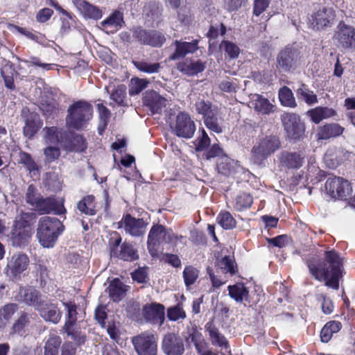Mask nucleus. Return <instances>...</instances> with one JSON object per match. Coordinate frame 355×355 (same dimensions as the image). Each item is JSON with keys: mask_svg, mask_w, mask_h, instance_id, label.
<instances>
[{"mask_svg": "<svg viewBox=\"0 0 355 355\" xmlns=\"http://www.w3.org/2000/svg\"><path fill=\"white\" fill-rule=\"evenodd\" d=\"M324 261L318 263L315 259L307 261L311 275L319 281H325V285L333 289L339 288V279L343 276L342 260L334 250L326 251Z\"/></svg>", "mask_w": 355, "mask_h": 355, "instance_id": "f257e3e1", "label": "nucleus"}, {"mask_svg": "<svg viewBox=\"0 0 355 355\" xmlns=\"http://www.w3.org/2000/svg\"><path fill=\"white\" fill-rule=\"evenodd\" d=\"M64 227L56 217L42 216L37 223L36 237L44 248H53L61 234Z\"/></svg>", "mask_w": 355, "mask_h": 355, "instance_id": "f03ea898", "label": "nucleus"}, {"mask_svg": "<svg viewBox=\"0 0 355 355\" xmlns=\"http://www.w3.org/2000/svg\"><path fill=\"white\" fill-rule=\"evenodd\" d=\"M92 106L85 101H77L67 109L66 124L69 128L82 130L92 117Z\"/></svg>", "mask_w": 355, "mask_h": 355, "instance_id": "7ed1b4c3", "label": "nucleus"}, {"mask_svg": "<svg viewBox=\"0 0 355 355\" xmlns=\"http://www.w3.org/2000/svg\"><path fill=\"white\" fill-rule=\"evenodd\" d=\"M178 236L175 235L171 229H167L162 225H154L148 236V249L152 257L158 256L161 245L164 243H174Z\"/></svg>", "mask_w": 355, "mask_h": 355, "instance_id": "20e7f679", "label": "nucleus"}, {"mask_svg": "<svg viewBox=\"0 0 355 355\" xmlns=\"http://www.w3.org/2000/svg\"><path fill=\"white\" fill-rule=\"evenodd\" d=\"M280 146L281 142L277 136L268 135L261 138L252 149L253 162L261 165Z\"/></svg>", "mask_w": 355, "mask_h": 355, "instance_id": "39448f33", "label": "nucleus"}, {"mask_svg": "<svg viewBox=\"0 0 355 355\" xmlns=\"http://www.w3.org/2000/svg\"><path fill=\"white\" fill-rule=\"evenodd\" d=\"M284 130L287 137L295 141L303 139L305 136V124L300 116L291 112H284L281 115Z\"/></svg>", "mask_w": 355, "mask_h": 355, "instance_id": "423d86ee", "label": "nucleus"}, {"mask_svg": "<svg viewBox=\"0 0 355 355\" xmlns=\"http://www.w3.org/2000/svg\"><path fill=\"white\" fill-rule=\"evenodd\" d=\"M300 51L298 48L287 46L277 56V68L284 72L295 70L300 64Z\"/></svg>", "mask_w": 355, "mask_h": 355, "instance_id": "0eeeda50", "label": "nucleus"}, {"mask_svg": "<svg viewBox=\"0 0 355 355\" xmlns=\"http://www.w3.org/2000/svg\"><path fill=\"white\" fill-rule=\"evenodd\" d=\"M337 46L345 51L355 49V28L344 21H340L333 37Z\"/></svg>", "mask_w": 355, "mask_h": 355, "instance_id": "6e6552de", "label": "nucleus"}, {"mask_svg": "<svg viewBox=\"0 0 355 355\" xmlns=\"http://www.w3.org/2000/svg\"><path fill=\"white\" fill-rule=\"evenodd\" d=\"M132 37L138 42L153 47H160L165 42L164 35L155 30H147L141 26L133 27L131 30Z\"/></svg>", "mask_w": 355, "mask_h": 355, "instance_id": "1a4fd4ad", "label": "nucleus"}, {"mask_svg": "<svg viewBox=\"0 0 355 355\" xmlns=\"http://www.w3.org/2000/svg\"><path fill=\"white\" fill-rule=\"evenodd\" d=\"M14 299L18 302L33 307L38 312L42 306L46 305L45 302L48 297L37 290L20 287L15 295Z\"/></svg>", "mask_w": 355, "mask_h": 355, "instance_id": "9d476101", "label": "nucleus"}, {"mask_svg": "<svg viewBox=\"0 0 355 355\" xmlns=\"http://www.w3.org/2000/svg\"><path fill=\"white\" fill-rule=\"evenodd\" d=\"M157 337L150 332H144L132 338V343L139 355H157Z\"/></svg>", "mask_w": 355, "mask_h": 355, "instance_id": "9b49d317", "label": "nucleus"}, {"mask_svg": "<svg viewBox=\"0 0 355 355\" xmlns=\"http://www.w3.org/2000/svg\"><path fill=\"white\" fill-rule=\"evenodd\" d=\"M325 188L332 198L339 200L346 199L352 191L349 181L340 177L329 178Z\"/></svg>", "mask_w": 355, "mask_h": 355, "instance_id": "f8f14e48", "label": "nucleus"}, {"mask_svg": "<svg viewBox=\"0 0 355 355\" xmlns=\"http://www.w3.org/2000/svg\"><path fill=\"white\" fill-rule=\"evenodd\" d=\"M121 237L116 239L110 247V256L125 261H134L139 259V254L134 246L129 243L121 244Z\"/></svg>", "mask_w": 355, "mask_h": 355, "instance_id": "ddd939ff", "label": "nucleus"}, {"mask_svg": "<svg viewBox=\"0 0 355 355\" xmlns=\"http://www.w3.org/2000/svg\"><path fill=\"white\" fill-rule=\"evenodd\" d=\"M313 24L318 31H326L331 28L336 21V14L334 8L322 6L312 15Z\"/></svg>", "mask_w": 355, "mask_h": 355, "instance_id": "4468645a", "label": "nucleus"}, {"mask_svg": "<svg viewBox=\"0 0 355 355\" xmlns=\"http://www.w3.org/2000/svg\"><path fill=\"white\" fill-rule=\"evenodd\" d=\"M174 133L179 137L191 138L196 131V125L189 114L180 112L176 116L174 125H171Z\"/></svg>", "mask_w": 355, "mask_h": 355, "instance_id": "2eb2a0df", "label": "nucleus"}, {"mask_svg": "<svg viewBox=\"0 0 355 355\" xmlns=\"http://www.w3.org/2000/svg\"><path fill=\"white\" fill-rule=\"evenodd\" d=\"M162 350L165 355H183L185 352L184 340L178 334L167 333L162 338Z\"/></svg>", "mask_w": 355, "mask_h": 355, "instance_id": "dca6fc26", "label": "nucleus"}, {"mask_svg": "<svg viewBox=\"0 0 355 355\" xmlns=\"http://www.w3.org/2000/svg\"><path fill=\"white\" fill-rule=\"evenodd\" d=\"M141 314L148 323L161 326L164 322V306L161 304H145L142 308Z\"/></svg>", "mask_w": 355, "mask_h": 355, "instance_id": "f3484780", "label": "nucleus"}, {"mask_svg": "<svg viewBox=\"0 0 355 355\" xmlns=\"http://www.w3.org/2000/svg\"><path fill=\"white\" fill-rule=\"evenodd\" d=\"M32 236V229L24 227L14 223L10 235L11 245L16 248H24L27 245Z\"/></svg>", "mask_w": 355, "mask_h": 355, "instance_id": "a211bd4d", "label": "nucleus"}, {"mask_svg": "<svg viewBox=\"0 0 355 355\" xmlns=\"http://www.w3.org/2000/svg\"><path fill=\"white\" fill-rule=\"evenodd\" d=\"M199 40H192L191 42L183 40H175L173 44L175 50L169 58L171 60H176L184 58L187 54L195 53L198 49Z\"/></svg>", "mask_w": 355, "mask_h": 355, "instance_id": "6ab92c4d", "label": "nucleus"}, {"mask_svg": "<svg viewBox=\"0 0 355 355\" xmlns=\"http://www.w3.org/2000/svg\"><path fill=\"white\" fill-rule=\"evenodd\" d=\"M62 209V203L54 197L44 198L42 196L32 209L40 214H46L51 212L60 214Z\"/></svg>", "mask_w": 355, "mask_h": 355, "instance_id": "aec40b11", "label": "nucleus"}, {"mask_svg": "<svg viewBox=\"0 0 355 355\" xmlns=\"http://www.w3.org/2000/svg\"><path fill=\"white\" fill-rule=\"evenodd\" d=\"M205 330L208 333L209 339L214 346H217L226 352H230V346L226 338L220 332L214 320L209 321L205 326Z\"/></svg>", "mask_w": 355, "mask_h": 355, "instance_id": "412c9836", "label": "nucleus"}, {"mask_svg": "<svg viewBox=\"0 0 355 355\" xmlns=\"http://www.w3.org/2000/svg\"><path fill=\"white\" fill-rule=\"evenodd\" d=\"M126 233L132 236H141L146 231L147 223L143 218H136L130 214H126L122 220Z\"/></svg>", "mask_w": 355, "mask_h": 355, "instance_id": "4be33fe9", "label": "nucleus"}, {"mask_svg": "<svg viewBox=\"0 0 355 355\" xmlns=\"http://www.w3.org/2000/svg\"><path fill=\"white\" fill-rule=\"evenodd\" d=\"M45 304L38 311L40 316L46 322L58 324L62 318V311L57 304L52 303L49 299L46 301Z\"/></svg>", "mask_w": 355, "mask_h": 355, "instance_id": "5701e85b", "label": "nucleus"}, {"mask_svg": "<svg viewBox=\"0 0 355 355\" xmlns=\"http://www.w3.org/2000/svg\"><path fill=\"white\" fill-rule=\"evenodd\" d=\"M143 103L153 113H159L166 106L167 99L154 90H148L144 94Z\"/></svg>", "mask_w": 355, "mask_h": 355, "instance_id": "b1692460", "label": "nucleus"}, {"mask_svg": "<svg viewBox=\"0 0 355 355\" xmlns=\"http://www.w3.org/2000/svg\"><path fill=\"white\" fill-rule=\"evenodd\" d=\"M29 263L28 256L24 253L14 254L7 264L12 277H16L26 270Z\"/></svg>", "mask_w": 355, "mask_h": 355, "instance_id": "393cba45", "label": "nucleus"}, {"mask_svg": "<svg viewBox=\"0 0 355 355\" xmlns=\"http://www.w3.org/2000/svg\"><path fill=\"white\" fill-rule=\"evenodd\" d=\"M73 3L85 18L98 19L102 17L101 10L86 0H73Z\"/></svg>", "mask_w": 355, "mask_h": 355, "instance_id": "a878e982", "label": "nucleus"}, {"mask_svg": "<svg viewBox=\"0 0 355 355\" xmlns=\"http://www.w3.org/2000/svg\"><path fill=\"white\" fill-rule=\"evenodd\" d=\"M206 127L210 130L221 133L223 131V119L221 116V112L217 106H214L213 110L203 119Z\"/></svg>", "mask_w": 355, "mask_h": 355, "instance_id": "bb28decb", "label": "nucleus"}, {"mask_svg": "<svg viewBox=\"0 0 355 355\" xmlns=\"http://www.w3.org/2000/svg\"><path fill=\"white\" fill-rule=\"evenodd\" d=\"M124 24L123 13L115 10L107 18L100 22L99 28L106 33L113 32L121 28Z\"/></svg>", "mask_w": 355, "mask_h": 355, "instance_id": "cd10ccee", "label": "nucleus"}, {"mask_svg": "<svg viewBox=\"0 0 355 355\" xmlns=\"http://www.w3.org/2000/svg\"><path fill=\"white\" fill-rule=\"evenodd\" d=\"M206 67V62L201 60H186L178 64L177 69L188 76L197 75L202 72Z\"/></svg>", "mask_w": 355, "mask_h": 355, "instance_id": "c85d7f7f", "label": "nucleus"}, {"mask_svg": "<svg viewBox=\"0 0 355 355\" xmlns=\"http://www.w3.org/2000/svg\"><path fill=\"white\" fill-rule=\"evenodd\" d=\"M280 162L283 166L291 169H297L304 164V157L296 152L284 151L281 153Z\"/></svg>", "mask_w": 355, "mask_h": 355, "instance_id": "c756f323", "label": "nucleus"}, {"mask_svg": "<svg viewBox=\"0 0 355 355\" xmlns=\"http://www.w3.org/2000/svg\"><path fill=\"white\" fill-rule=\"evenodd\" d=\"M344 128L338 123H327L320 126L316 134L318 139L326 140L340 136Z\"/></svg>", "mask_w": 355, "mask_h": 355, "instance_id": "7c9ffc66", "label": "nucleus"}, {"mask_svg": "<svg viewBox=\"0 0 355 355\" xmlns=\"http://www.w3.org/2000/svg\"><path fill=\"white\" fill-rule=\"evenodd\" d=\"M32 315L24 311L19 313L17 320L11 327L10 333L22 336L26 332V329L28 327L31 323Z\"/></svg>", "mask_w": 355, "mask_h": 355, "instance_id": "2f4dec72", "label": "nucleus"}, {"mask_svg": "<svg viewBox=\"0 0 355 355\" xmlns=\"http://www.w3.org/2000/svg\"><path fill=\"white\" fill-rule=\"evenodd\" d=\"M251 103L254 110L261 114L269 115L275 111V106L261 95H253Z\"/></svg>", "mask_w": 355, "mask_h": 355, "instance_id": "473e14b6", "label": "nucleus"}, {"mask_svg": "<svg viewBox=\"0 0 355 355\" xmlns=\"http://www.w3.org/2000/svg\"><path fill=\"white\" fill-rule=\"evenodd\" d=\"M128 287L119 279H114L107 288L110 298L114 302L121 301L124 297Z\"/></svg>", "mask_w": 355, "mask_h": 355, "instance_id": "72a5a7b5", "label": "nucleus"}, {"mask_svg": "<svg viewBox=\"0 0 355 355\" xmlns=\"http://www.w3.org/2000/svg\"><path fill=\"white\" fill-rule=\"evenodd\" d=\"M313 122L318 124L323 119L332 117L336 114V111L327 107H316L307 112Z\"/></svg>", "mask_w": 355, "mask_h": 355, "instance_id": "f704fd0d", "label": "nucleus"}, {"mask_svg": "<svg viewBox=\"0 0 355 355\" xmlns=\"http://www.w3.org/2000/svg\"><path fill=\"white\" fill-rule=\"evenodd\" d=\"M230 297L235 300L236 302L241 304L247 301L249 296V291L243 284H236L230 285L227 287Z\"/></svg>", "mask_w": 355, "mask_h": 355, "instance_id": "c9c22d12", "label": "nucleus"}, {"mask_svg": "<svg viewBox=\"0 0 355 355\" xmlns=\"http://www.w3.org/2000/svg\"><path fill=\"white\" fill-rule=\"evenodd\" d=\"M236 162L226 155L220 157L218 161V171L225 176H229L234 174L236 171Z\"/></svg>", "mask_w": 355, "mask_h": 355, "instance_id": "e433bc0d", "label": "nucleus"}, {"mask_svg": "<svg viewBox=\"0 0 355 355\" xmlns=\"http://www.w3.org/2000/svg\"><path fill=\"white\" fill-rule=\"evenodd\" d=\"M62 343L61 338L55 333L50 332L45 342L44 355H58V349Z\"/></svg>", "mask_w": 355, "mask_h": 355, "instance_id": "4c0bfd02", "label": "nucleus"}, {"mask_svg": "<svg viewBox=\"0 0 355 355\" xmlns=\"http://www.w3.org/2000/svg\"><path fill=\"white\" fill-rule=\"evenodd\" d=\"M61 331L65 333L68 337H70L78 346L84 345L87 340L85 334L79 327H77L76 325L62 327Z\"/></svg>", "mask_w": 355, "mask_h": 355, "instance_id": "58836bf2", "label": "nucleus"}, {"mask_svg": "<svg viewBox=\"0 0 355 355\" xmlns=\"http://www.w3.org/2000/svg\"><path fill=\"white\" fill-rule=\"evenodd\" d=\"M234 259L230 256H225L221 259L218 260L216 264L217 269L216 273H230L234 275L236 273V268L234 266Z\"/></svg>", "mask_w": 355, "mask_h": 355, "instance_id": "ea45409f", "label": "nucleus"}, {"mask_svg": "<svg viewBox=\"0 0 355 355\" xmlns=\"http://www.w3.org/2000/svg\"><path fill=\"white\" fill-rule=\"evenodd\" d=\"M278 95L282 105L291 108L297 107V103L293 93L288 87L284 86L280 88Z\"/></svg>", "mask_w": 355, "mask_h": 355, "instance_id": "a19ab883", "label": "nucleus"}, {"mask_svg": "<svg viewBox=\"0 0 355 355\" xmlns=\"http://www.w3.org/2000/svg\"><path fill=\"white\" fill-rule=\"evenodd\" d=\"M296 94L299 99L303 100L309 105H313L318 103L317 95L304 83H302L296 90Z\"/></svg>", "mask_w": 355, "mask_h": 355, "instance_id": "79ce46f5", "label": "nucleus"}, {"mask_svg": "<svg viewBox=\"0 0 355 355\" xmlns=\"http://www.w3.org/2000/svg\"><path fill=\"white\" fill-rule=\"evenodd\" d=\"M134 66L140 71L146 73H158L162 68L159 62H148L146 60H141L137 61H132Z\"/></svg>", "mask_w": 355, "mask_h": 355, "instance_id": "37998d69", "label": "nucleus"}, {"mask_svg": "<svg viewBox=\"0 0 355 355\" xmlns=\"http://www.w3.org/2000/svg\"><path fill=\"white\" fill-rule=\"evenodd\" d=\"M94 197L93 196H87L77 204L78 209L86 215L94 216L96 211L94 205Z\"/></svg>", "mask_w": 355, "mask_h": 355, "instance_id": "c03bdc74", "label": "nucleus"}, {"mask_svg": "<svg viewBox=\"0 0 355 355\" xmlns=\"http://www.w3.org/2000/svg\"><path fill=\"white\" fill-rule=\"evenodd\" d=\"M126 86L119 85L114 87L110 93V98L119 106H126Z\"/></svg>", "mask_w": 355, "mask_h": 355, "instance_id": "a18cd8bd", "label": "nucleus"}, {"mask_svg": "<svg viewBox=\"0 0 355 355\" xmlns=\"http://www.w3.org/2000/svg\"><path fill=\"white\" fill-rule=\"evenodd\" d=\"M149 83L150 81L146 78H132L129 85V94L130 96L139 94L148 87Z\"/></svg>", "mask_w": 355, "mask_h": 355, "instance_id": "49530a36", "label": "nucleus"}, {"mask_svg": "<svg viewBox=\"0 0 355 355\" xmlns=\"http://www.w3.org/2000/svg\"><path fill=\"white\" fill-rule=\"evenodd\" d=\"M63 305L66 308L67 313L65 315V322L63 327L75 326L77 322V307L75 304L64 302Z\"/></svg>", "mask_w": 355, "mask_h": 355, "instance_id": "de8ad7c7", "label": "nucleus"}, {"mask_svg": "<svg viewBox=\"0 0 355 355\" xmlns=\"http://www.w3.org/2000/svg\"><path fill=\"white\" fill-rule=\"evenodd\" d=\"M18 310V304L15 303H8L0 309V323L6 324L9 321L15 312Z\"/></svg>", "mask_w": 355, "mask_h": 355, "instance_id": "09e8293b", "label": "nucleus"}, {"mask_svg": "<svg viewBox=\"0 0 355 355\" xmlns=\"http://www.w3.org/2000/svg\"><path fill=\"white\" fill-rule=\"evenodd\" d=\"M41 197L40 193L33 184L28 185L25 192L24 199L25 202L31 207V209L34 207Z\"/></svg>", "mask_w": 355, "mask_h": 355, "instance_id": "8fccbe9b", "label": "nucleus"}, {"mask_svg": "<svg viewBox=\"0 0 355 355\" xmlns=\"http://www.w3.org/2000/svg\"><path fill=\"white\" fill-rule=\"evenodd\" d=\"M218 87L222 92L227 93L236 92L239 89L236 79L227 76L218 81Z\"/></svg>", "mask_w": 355, "mask_h": 355, "instance_id": "3c124183", "label": "nucleus"}, {"mask_svg": "<svg viewBox=\"0 0 355 355\" xmlns=\"http://www.w3.org/2000/svg\"><path fill=\"white\" fill-rule=\"evenodd\" d=\"M19 163L24 165L30 173L38 171L37 164L31 155L28 153L24 151H20L19 153Z\"/></svg>", "mask_w": 355, "mask_h": 355, "instance_id": "603ef678", "label": "nucleus"}, {"mask_svg": "<svg viewBox=\"0 0 355 355\" xmlns=\"http://www.w3.org/2000/svg\"><path fill=\"white\" fill-rule=\"evenodd\" d=\"M44 141L46 145H56L59 142L58 128L52 126L43 129Z\"/></svg>", "mask_w": 355, "mask_h": 355, "instance_id": "864d4df0", "label": "nucleus"}, {"mask_svg": "<svg viewBox=\"0 0 355 355\" xmlns=\"http://www.w3.org/2000/svg\"><path fill=\"white\" fill-rule=\"evenodd\" d=\"M217 220L219 225L225 230H231L236 226L235 219L227 211L220 213L217 217Z\"/></svg>", "mask_w": 355, "mask_h": 355, "instance_id": "5fc2aeb1", "label": "nucleus"}, {"mask_svg": "<svg viewBox=\"0 0 355 355\" xmlns=\"http://www.w3.org/2000/svg\"><path fill=\"white\" fill-rule=\"evenodd\" d=\"M36 218V214L34 212H21L14 223L16 225L20 224L24 227L31 228V225L35 222Z\"/></svg>", "mask_w": 355, "mask_h": 355, "instance_id": "6e6d98bb", "label": "nucleus"}, {"mask_svg": "<svg viewBox=\"0 0 355 355\" xmlns=\"http://www.w3.org/2000/svg\"><path fill=\"white\" fill-rule=\"evenodd\" d=\"M167 316L170 320L178 321L179 320H184L186 318V313L183 309L182 305L178 304L168 309Z\"/></svg>", "mask_w": 355, "mask_h": 355, "instance_id": "4d7b16f0", "label": "nucleus"}, {"mask_svg": "<svg viewBox=\"0 0 355 355\" xmlns=\"http://www.w3.org/2000/svg\"><path fill=\"white\" fill-rule=\"evenodd\" d=\"M220 48L227 53L230 58H236L240 53V49L234 43L230 41H223L220 45Z\"/></svg>", "mask_w": 355, "mask_h": 355, "instance_id": "13d9d810", "label": "nucleus"}, {"mask_svg": "<svg viewBox=\"0 0 355 355\" xmlns=\"http://www.w3.org/2000/svg\"><path fill=\"white\" fill-rule=\"evenodd\" d=\"M198 277V270L193 266H187L183 271L185 285L189 287L193 284Z\"/></svg>", "mask_w": 355, "mask_h": 355, "instance_id": "bf43d9fd", "label": "nucleus"}, {"mask_svg": "<svg viewBox=\"0 0 355 355\" xmlns=\"http://www.w3.org/2000/svg\"><path fill=\"white\" fill-rule=\"evenodd\" d=\"M144 12L145 15L150 17L151 19L155 20L161 15L162 8L159 7L158 3L150 2L145 6Z\"/></svg>", "mask_w": 355, "mask_h": 355, "instance_id": "052dcab7", "label": "nucleus"}, {"mask_svg": "<svg viewBox=\"0 0 355 355\" xmlns=\"http://www.w3.org/2000/svg\"><path fill=\"white\" fill-rule=\"evenodd\" d=\"M23 117L25 118V124L29 126H37V129L40 127L39 116L35 112H30L27 108H24L21 112Z\"/></svg>", "mask_w": 355, "mask_h": 355, "instance_id": "680f3d73", "label": "nucleus"}, {"mask_svg": "<svg viewBox=\"0 0 355 355\" xmlns=\"http://www.w3.org/2000/svg\"><path fill=\"white\" fill-rule=\"evenodd\" d=\"M1 75L4 80L5 86L10 90H14L15 89V85L14 83L11 67H5L1 69Z\"/></svg>", "mask_w": 355, "mask_h": 355, "instance_id": "e2e57ef3", "label": "nucleus"}, {"mask_svg": "<svg viewBox=\"0 0 355 355\" xmlns=\"http://www.w3.org/2000/svg\"><path fill=\"white\" fill-rule=\"evenodd\" d=\"M45 159L49 162H52L60 156V150L56 145H48L44 149Z\"/></svg>", "mask_w": 355, "mask_h": 355, "instance_id": "0e129e2a", "label": "nucleus"}, {"mask_svg": "<svg viewBox=\"0 0 355 355\" xmlns=\"http://www.w3.org/2000/svg\"><path fill=\"white\" fill-rule=\"evenodd\" d=\"M71 150L75 152H83L87 148L85 139L80 135L73 136L71 139Z\"/></svg>", "mask_w": 355, "mask_h": 355, "instance_id": "69168bd1", "label": "nucleus"}, {"mask_svg": "<svg viewBox=\"0 0 355 355\" xmlns=\"http://www.w3.org/2000/svg\"><path fill=\"white\" fill-rule=\"evenodd\" d=\"M252 202V196L247 193H241L236 198V204L239 209L249 208Z\"/></svg>", "mask_w": 355, "mask_h": 355, "instance_id": "338daca9", "label": "nucleus"}, {"mask_svg": "<svg viewBox=\"0 0 355 355\" xmlns=\"http://www.w3.org/2000/svg\"><path fill=\"white\" fill-rule=\"evenodd\" d=\"M214 106H212L211 103L206 102L204 100H199L195 103V110L198 113L203 116V119L209 113V111L213 110Z\"/></svg>", "mask_w": 355, "mask_h": 355, "instance_id": "774afa93", "label": "nucleus"}]
</instances>
